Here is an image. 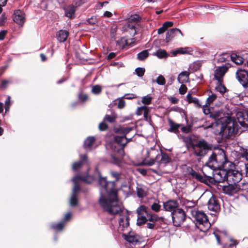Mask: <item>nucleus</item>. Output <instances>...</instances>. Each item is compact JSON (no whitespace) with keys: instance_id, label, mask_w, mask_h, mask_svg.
<instances>
[{"instance_id":"obj_43","label":"nucleus","mask_w":248,"mask_h":248,"mask_svg":"<svg viewBox=\"0 0 248 248\" xmlns=\"http://www.w3.org/2000/svg\"><path fill=\"white\" fill-rule=\"evenodd\" d=\"M201 66L200 63H192L189 65L191 71L194 72L198 70Z\"/></svg>"},{"instance_id":"obj_39","label":"nucleus","mask_w":248,"mask_h":248,"mask_svg":"<svg viewBox=\"0 0 248 248\" xmlns=\"http://www.w3.org/2000/svg\"><path fill=\"white\" fill-rule=\"evenodd\" d=\"M140 109H143V116L145 118V119L147 121L148 120V119L150 118L149 116V113L150 111V109L148 107H146V106H143L140 107Z\"/></svg>"},{"instance_id":"obj_17","label":"nucleus","mask_w":248,"mask_h":248,"mask_svg":"<svg viewBox=\"0 0 248 248\" xmlns=\"http://www.w3.org/2000/svg\"><path fill=\"white\" fill-rule=\"evenodd\" d=\"M123 236L126 241L133 245L137 244L141 238L139 235L133 232H130L128 234L124 233Z\"/></svg>"},{"instance_id":"obj_45","label":"nucleus","mask_w":248,"mask_h":248,"mask_svg":"<svg viewBox=\"0 0 248 248\" xmlns=\"http://www.w3.org/2000/svg\"><path fill=\"white\" fill-rule=\"evenodd\" d=\"M152 97L150 96H145L142 97L141 102L145 105H149L151 103Z\"/></svg>"},{"instance_id":"obj_60","label":"nucleus","mask_w":248,"mask_h":248,"mask_svg":"<svg viewBox=\"0 0 248 248\" xmlns=\"http://www.w3.org/2000/svg\"><path fill=\"white\" fill-rule=\"evenodd\" d=\"M6 17L5 16V14H2V15L0 17V22L1 23V24H3L4 23H5L6 21Z\"/></svg>"},{"instance_id":"obj_36","label":"nucleus","mask_w":248,"mask_h":248,"mask_svg":"<svg viewBox=\"0 0 248 248\" xmlns=\"http://www.w3.org/2000/svg\"><path fill=\"white\" fill-rule=\"evenodd\" d=\"M138 215H146V216L149 213L147 211V208L144 205L140 206L136 210Z\"/></svg>"},{"instance_id":"obj_47","label":"nucleus","mask_w":248,"mask_h":248,"mask_svg":"<svg viewBox=\"0 0 248 248\" xmlns=\"http://www.w3.org/2000/svg\"><path fill=\"white\" fill-rule=\"evenodd\" d=\"M135 72L139 77H142L145 72V69L144 68L138 67L135 69Z\"/></svg>"},{"instance_id":"obj_22","label":"nucleus","mask_w":248,"mask_h":248,"mask_svg":"<svg viewBox=\"0 0 248 248\" xmlns=\"http://www.w3.org/2000/svg\"><path fill=\"white\" fill-rule=\"evenodd\" d=\"M178 203L176 201L170 200L163 203V207L166 211L173 212L177 209Z\"/></svg>"},{"instance_id":"obj_56","label":"nucleus","mask_w":248,"mask_h":248,"mask_svg":"<svg viewBox=\"0 0 248 248\" xmlns=\"http://www.w3.org/2000/svg\"><path fill=\"white\" fill-rule=\"evenodd\" d=\"M108 128V125L104 122L101 123L99 125V128L100 130L103 131Z\"/></svg>"},{"instance_id":"obj_12","label":"nucleus","mask_w":248,"mask_h":248,"mask_svg":"<svg viewBox=\"0 0 248 248\" xmlns=\"http://www.w3.org/2000/svg\"><path fill=\"white\" fill-rule=\"evenodd\" d=\"M13 20L20 27H23L25 21V14L24 11L17 9L14 11L13 15Z\"/></svg>"},{"instance_id":"obj_2","label":"nucleus","mask_w":248,"mask_h":248,"mask_svg":"<svg viewBox=\"0 0 248 248\" xmlns=\"http://www.w3.org/2000/svg\"><path fill=\"white\" fill-rule=\"evenodd\" d=\"M206 164L212 170L223 168L228 170V181L229 182L239 184V183L242 180V174L239 171L233 169L234 168V164L227 160L225 152L223 150H217L213 152Z\"/></svg>"},{"instance_id":"obj_16","label":"nucleus","mask_w":248,"mask_h":248,"mask_svg":"<svg viewBox=\"0 0 248 248\" xmlns=\"http://www.w3.org/2000/svg\"><path fill=\"white\" fill-rule=\"evenodd\" d=\"M180 36H183V33L181 30L177 28L170 29L166 33V42L169 43L175 38H178Z\"/></svg>"},{"instance_id":"obj_1","label":"nucleus","mask_w":248,"mask_h":248,"mask_svg":"<svg viewBox=\"0 0 248 248\" xmlns=\"http://www.w3.org/2000/svg\"><path fill=\"white\" fill-rule=\"evenodd\" d=\"M100 188L99 204L103 210L111 215H119V231H124L129 225V216L124 212L122 202L117 197V190L114 182H108L106 177L100 176L98 180Z\"/></svg>"},{"instance_id":"obj_49","label":"nucleus","mask_w":248,"mask_h":248,"mask_svg":"<svg viewBox=\"0 0 248 248\" xmlns=\"http://www.w3.org/2000/svg\"><path fill=\"white\" fill-rule=\"evenodd\" d=\"M156 83L160 85H164L165 84V79L162 75L158 77L156 80Z\"/></svg>"},{"instance_id":"obj_7","label":"nucleus","mask_w":248,"mask_h":248,"mask_svg":"<svg viewBox=\"0 0 248 248\" xmlns=\"http://www.w3.org/2000/svg\"><path fill=\"white\" fill-rule=\"evenodd\" d=\"M248 62V51H245L238 54L235 52L231 53H223L219 55L217 62Z\"/></svg>"},{"instance_id":"obj_19","label":"nucleus","mask_w":248,"mask_h":248,"mask_svg":"<svg viewBox=\"0 0 248 248\" xmlns=\"http://www.w3.org/2000/svg\"><path fill=\"white\" fill-rule=\"evenodd\" d=\"M62 9L64 12V16L72 19L75 17V13L76 11V6L73 4L65 5L62 7Z\"/></svg>"},{"instance_id":"obj_52","label":"nucleus","mask_w":248,"mask_h":248,"mask_svg":"<svg viewBox=\"0 0 248 248\" xmlns=\"http://www.w3.org/2000/svg\"><path fill=\"white\" fill-rule=\"evenodd\" d=\"M88 23L91 25H94L97 22V19L96 17L92 16L87 20Z\"/></svg>"},{"instance_id":"obj_44","label":"nucleus","mask_w":248,"mask_h":248,"mask_svg":"<svg viewBox=\"0 0 248 248\" xmlns=\"http://www.w3.org/2000/svg\"><path fill=\"white\" fill-rule=\"evenodd\" d=\"M219 85L216 88V90L221 94H223L226 91V87L222 84V82L218 83Z\"/></svg>"},{"instance_id":"obj_11","label":"nucleus","mask_w":248,"mask_h":248,"mask_svg":"<svg viewBox=\"0 0 248 248\" xmlns=\"http://www.w3.org/2000/svg\"><path fill=\"white\" fill-rule=\"evenodd\" d=\"M210 117L215 119L217 124L219 125L222 123L227 121L230 117L225 116L222 110H217L212 112Z\"/></svg>"},{"instance_id":"obj_13","label":"nucleus","mask_w":248,"mask_h":248,"mask_svg":"<svg viewBox=\"0 0 248 248\" xmlns=\"http://www.w3.org/2000/svg\"><path fill=\"white\" fill-rule=\"evenodd\" d=\"M236 77L244 87H248V73L246 70L238 69L236 72Z\"/></svg>"},{"instance_id":"obj_61","label":"nucleus","mask_w":248,"mask_h":248,"mask_svg":"<svg viewBox=\"0 0 248 248\" xmlns=\"http://www.w3.org/2000/svg\"><path fill=\"white\" fill-rule=\"evenodd\" d=\"M166 30H167L166 27L164 26L163 25L162 27L158 29L157 32L159 34H161L163 33Z\"/></svg>"},{"instance_id":"obj_15","label":"nucleus","mask_w":248,"mask_h":248,"mask_svg":"<svg viewBox=\"0 0 248 248\" xmlns=\"http://www.w3.org/2000/svg\"><path fill=\"white\" fill-rule=\"evenodd\" d=\"M228 69L229 67L225 64L222 66L217 67L215 70V78L217 80L218 83L222 82V78L228 70Z\"/></svg>"},{"instance_id":"obj_25","label":"nucleus","mask_w":248,"mask_h":248,"mask_svg":"<svg viewBox=\"0 0 248 248\" xmlns=\"http://www.w3.org/2000/svg\"><path fill=\"white\" fill-rule=\"evenodd\" d=\"M168 123L170 128L168 129V131L170 132H173L174 133H177L178 132V129L181 126V124H178L174 122L170 118L168 119Z\"/></svg>"},{"instance_id":"obj_58","label":"nucleus","mask_w":248,"mask_h":248,"mask_svg":"<svg viewBox=\"0 0 248 248\" xmlns=\"http://www.w3.org/2000/svg\"><path fill=\"white\" fill-rule=\"evenodd\" d=\"M125 102L122 99H121L119 101L118 104V108H123L125 106Z\"/></svg>"},{"instance_id":"obj_8","label":"nucleus","mask_w":248,"mask_h":248,"mask_svg":"<svg viewBox=\"0 0 248 248\" xmlns=\"http://www.w3.org/2000/svg\"><path fill=\"white\" fill-rule=\"evenodd\" d=\"M194 154L198 156H203L211 150L212 145L203 140L192 144Z\"/></svg>"},{"instance_id":"obj_6","label":"nucleus","mask_w":248,"mask_h":248,"mask_svg":"<svg viewBox=\"0 0 248 248\" xmlns=\"http://www.w3.org/2000/svg\"><path fill=\"white\" fill-rule=\"evenodd\" d=\"M92 180V177H90L88 174L84 176L77 175L72 179V181L74 184V186L73 188L72 194L70 199V204L71 206H76L78 204L77 194L78 191L80 190L78 182L81 181L90 184Z\"/></svg>"},{"instance_id":"obj_18","label":"nucleus","mask_w":248,"mask_h":248,"mask_svg":"<svg viewBox=\"0 0 248 248\" xmlns=\"http://www.w3.org/2000/svg\"><path fill=\"white\" fill-rule=\"evenodd\" d=\"M219 169H222V170H219L218 172H216L214 174L215 180L218 183L223 182L226 180L228 181V170H226L223 168Z\"/></svg>"},{"instance_id":"obj_14","label":"nucleus","mask_w":248,"mask_h":248,"mask_svg":"<svg viewBox=\"0 0 248 248\" xmlns=\"http://www.w3.org/2000/svg\"><path fill=\"white\" fill-rule=\"evenodd\" d=\"M224 193L229 195H233L241 189V184H229L228 185L223 186Z\"/></svg>"},{"instance_id":"obj_55","label":"nucleus","mask_w":248,"mask_h":248,"mask_svg":"<svg viewBox=\"0 0 248 248\" xmlns=\"http://www.w3.org/2000/svg\"><path fill=\"white\" fill-rule=\"evenodd\" d=\"M187 91V88L186 86L182 84L180 88H179V93L181 94H184Z\"/></svg>"},{"instance_id":"obj_48","label":"nucleus","mask_w":248,"mask_h":248,"mask_svg":"<svg viewBox=\"0 0 248 248\" xmlns=\"http://www.w3.org/2000/svg\"><path fill=\"white\" fill-rule=\"evenodd\" d=\"M187 173L190 175L193 178H196L199 174L195 171H194L191 168L189 167L187 168Z\"/></svg>"},{"instance_id":"obj_29","label":"nucleus","mask_w":248,"mask_h":248,"mask_svg":"<svg viewBox=\"0 0 248 248\" xmlns=\"http://www.w3.org/2000/svg\"><path fill=\"white\" fill-rule=\"evenodd\" d=\"M137 196L139 198H143L147 194V189L145 186H139L137 187Z\"/></svg>"},{"instance_id":"obj_57","label":"nucleus","mask_w":248,"mask_h":248,"mask_svg":"<svg viewBox=\"0 0 248 248\" xmlns=\"http://www.w3.org/2000/svg\"><path fill=\"white\" fill-rule=\"evenodd\" d=\"M10 104V96H8L7 99L6 100L5 102V111H7L8 110L9 106Z\"/></svg>"},{"instance_id":"obj_53","label":"nucleus","mask_w":248,"mask_h":248,"mask_svg":"<svg viewBox=\"0 0 248 248\" xmlns=\"http://www.w3.org/2000/svg\"><path fill=\"white\" fill-rule=\"evenodd\" d=\"M203 112L205 115H209L212 113L210 109L208 107L206 104L203 105Z\"/></svg>"},{"instance_id":"obj_10","label":"nucleus","mask_w":248,"mask_h":248,"mask_svg":"<svg viewBox=\"0 0 248 248\" xmlns=\"http://www.w3.org/2000/svg\"><path fill=\"white\" fill-rule=\"evenodd\" d=\"M192 52V48L191 47H179L174 50L172 52V55L173 56H176L178 54H193L195 55L196 57H200L202 56L203 52L201 49H198L194 52V53H191Z\"/></svg>"},{"instance_id":"obj_26","label":"nucleus","mask_w":248,"mask_h":248,"mask_svg":"<svg viewBox=\"0 0 248 248\" xmlns=\"http://www.w3.org/2000/svg\"><path fill=\"white\" fill-rule=\"evenodd\" d=\"M190 72L187 71H183L178 75L177 80L181 84H184L187 82L189 79V75Z\"/></svg>"},{"instance_id":"obj_30","label":"nucleus","mask_w":248,"mask_h":248,"mask_svg":"<svg viewBox=\"0 0 248 248\" xmlns=\"http://www.w3.org/2000/svg\"><path fill=\"white\" fill-rule=\"evenodd\" d=\"M186 99L189 103H194L196 107L200 108L202 106L199 100L197 98L192 97L190 93L187 94Z\"/></svg>"},{"instance_id":"obj_46","label":"nucleus","mask_w":248,"mask_h":248,"mask_svg":"<svg viewBox=\"0 0 248 248\" xmlns=\"http://www.w3.org/2000/svg\"><path fill=\"white\" fill-rule=\"evenodd\" d=\"M151 209L155 212H158L160 211L161 208V206L158 203L154 202L153 203L151 206Z\"/></svg>"},{"instance_id":"obj_23","label":"nucleus","mask_w":248,"mask_h":248,"mask_svg":"<svg viewBox=\"0 0 248 248\" xmlns=\"http://www.w3.org/2000/svg\"><path fill=\"white\" fill-rule=\"evenodd\" d=\"M69 35V32L65 30H61L56 33V37L58 41L60 43L65 41Z\"/></svg>"},{"instance_id":"obj_62","label":"nucleus","mask_w":248,"mask_h":248,"mask_svg":"<svg viewBox=\"0 0 248 248\" xmlns=\"http://www.w3.org/2000/svg\"><path fill=\"white\" fill-rule=\"evenodd\" d=\"M163 25L164 26L166 27V29L167 30L168 27H170L173 26V23L172 21H166Z\"/></svg>"},{"instance_id":"obj_28","label":"nucleus","mask_w":248,"mask_h":248,"mask_svg":"<svg viewBox=\"0 0 248 248\" xmlns=\"http://www.w3.org/2000/svg\"><path fill=\"white\" fill-rule=\"evenodd\" d=\"M116 44L122 49H124L125 46L130 45V43H129L128 40L124 37H122L117 40Z\"/></svg>"},{"instance_id":"obj_3","label":"nucleus","mask_w":248,"mask_h":248,"mask_svg":"<svg viewBox=\"0 0 248 248\" xmlns=\"http://www.w3.org/2000/svg\"><path fill=\"white\" fill-rule=\"evenodd\" d=\"M147 158L143 160L142 163L148 166L156 163L159 167H163L171 161L170 157L166 153L161 151L159 154L157 150L153 148L147 152Z\"/></svg>"},{"instance_id":"obj_5","label":"nucleus","mask_w":248,"mask_h":248,"mask_svg":"<svg viewBox=\"0 0 248 248\" xmlns=\"http://www.w3.org/2000/svg\"><path fill=\"white\" fill-rule=\"evenodd\" d=\"M220 125V131L219 135L223 138L229 139L234 136L238 130L237 122L230 117L227 121L222 123Z\"/></svg>"},{"instance_id":"obj_42","label":"nucleus","mask_w":248,"mask_h":248,"mask_svg":"<svg viewBox=\"0 0 248 248\" xmlns=\"http://www.w3.org/2000/svg\"><path fill=\"white\" fill-rule=\"evenodd\" d=\"M64 226V222L62 221L56 225H53L52 228L56 231H61L62 230Z\"/></svg>"},{"instance_id":"obj_27","label":"nucleus","mask_w":248,"mask_h":248,"mask_svg":"<svg viewBox=\"0 0 248 248\" xmlns=\"http://www.w3.org/2000/svg\"><path fill=\"white\" fill-rule=\"evenodd\" d=\"M153 55L156 56L158 58L166 59L169 56V54L167 52L163 49L159 48L156 52L153 54Z\"/></svg>"},{"instance_id":"obj_4","label":"nucleus","mask_w":248,"mask_h":248,"mask_svg":"<svg viewBox=\"0 0 248 248\" xmlns=\"http://www.w3.org/2000/svg\"><path fill=\"white\" fill-rule=\"evenodd\" d=\"M187 212H189L192 217L196 221L195 225L201 231L206 232L210 228L211 224L206 214L202 211L195 208H189Z\"/></svg>"},{"instance_id":"obj_38","label":"nucleus","mask_w":248,"mask_h":248,"mask_svg":"<svg viewBox=\"0 0 248 248\" xmlns=\"http://www.w3.org/2000/svg\"><path fill=\"white\" fill-rule=\"evenodd\" d=\"M132 129V127L127 126H121L118 129V131L120 133L126 135L129 133Z\"/></svg>"},{"instance_id":"obj_37","label":"nucleus","mask_w":248,"mask_h":248,"mask_svg":"<svg viewBox=\"0 0 248 248\" xmlns=\"http://www.w3.org/2000/svg\"><path fill=\"white\" fill-rule=\"evenodd\" d=\"M111 176L115 179L116 181H119L121 179L122 173L120 172L111 170L110 171Z\"/></svg>"},{"instance_id":"obj_59","label":"nucleus","mask_w":248,"mask_h":248,"mask_svg":"<svg viewBox=\"0 0 248 248\" xmlns=\"http://www.w3.org/2000/svg\"><path fill=\"white\" fill-rule=\"evenodd\" d=\"M7 31L2 30L0 31V40H3L6 34Z\"/></svg>"},{"instance_id":"obj_51","label":"nucleus","mask_w":248,"mask_h":248,"mask_svg":"<svg viewBox=\"0 0 248 248\" xmlns=\"http://www.w3.org/2000/svg\"><path fill=\"white\" fill-rule=\"evenodd\" d=\"M102 90L101 87L99 85H95L92 88V91L94 94L99 93Z\"/></svg>"},{"instance_id":"obj_64","label":"nucleus","mask_w":248,"mask_h":248,"mask_svg":"<svg viewBox=\"0 0 248 248\" xmlns=\"http://www.w3.org/2000/svg\"><path fill=\"white\" fill-rule=\"evenodd\" d=\"M116 55V53L114 52H110L108 56V60H110L112 58H114Z\"/></svg>"},{"instance_id":"obj_54","label":"nucleus","mask_w":248,"mask_h":248,"mask_svg":"<svg viewBox=\"0 0 248 248\" xmlns=\"http://www.w3.org/2000/svg\"><path fill=\"white\" fill-rule=\"evenodd\" d=\"M110 157H111L110 161L112 163L117 164V165H118L120 163V160L118 158H116L114 155H110Z\"/></svg>"},{"instance_id":"obj_35","label":"nucleus","mask_w":248,"mask_h":248,"mask_svg":"<svg viewBox=\"0 0 248 248\" xmlns=\"http://www.w3.org/2000/svg\"><path fill=\"white\" fill-rule=\"evenodd\" d=\"M146 215H138L137 224L138 226H141L145 224L148 221Z\"/></svg>"},{"instance_id":"obj_31","label":"nucleus","mask_w":248,"mask_h":248,"mask_svg":"<svg viewBox=\"0 0 248 248\" xmlns=\"http://www.w3.org/2000/svg\"><path fill=\"white\" fill-rule=\"evenodd\" d=\"M147 217H148V220L152 222V223H154L159 220L160 219H162V217H159L157 215L155 214H150L148 213L147 214Z\"/></svg>"},{"instance_id":"obj_33","label":"nucleus","mask_w":248,"mask_h":248,"mask_svg":"<svg viewBox=\"0 0 248 248\" xmlns=\"http://www.w3.org/2000/svg\"><path fill=\"white\" fill-rule=\"evenodd\" d=\"M95 139L93 137H89L84 141V147L86 149L91 148L94 143Z\"/></svg>"},{"instance_id":"obj_24","label":"nucleus","mask_w":248,"mask_h":248,"mask_svg":"<svg viewBox=\"0 0 248 248\" xmlns=\"http://www.w3.org/2000/svg\"><path fill=\"white\" fill-rule=\"evenodd\" d=\"M115 141L122 146V150L124 152V148L128 143V140L125 136H116L115 137Z\"/></svg>"},{"instance_id":"obj_41","label":"nucleus","mask_w":248,"mask_h":248,"mask_svg":"<svg viewBox=\"0 0 248 248\" xmlns=\"http://www.w3.org/2000/svg\"><path fill=\"white\" fill-rule=\"evenodd\" d=\"M216 98L217 95L215 94L212 93L207 98L205 104H206L207 106L210 105Z\"/></svg>"},{"instance_id":"obj_63","label":"nucleus","mask_w":248,"mask_h":248,"mask_svg":"<svg viewBox=\"0 0 248 248\" xmlns=\"http://www.w3.org/2000/svg\"><path fill=\"white\" fill-rule=\"evenodd\" d=\"M10 83V81L7 80H3L1 82V87L3 88H5L7 85Z\"/></svg>"},{"instance_id":"obj_9","label":"nucleus","mask_w":248,"mask_h":248,"mask_svg":"<svg viewBox=\"0 0 248 248\" xmlns=\"http://www.w3.org/2000/svg\"><path fill=\"white\" fill-rule=\"evenodd\" d=\"M172 222L174 226H179L185 221L186 215L182 209H177L171 213Z\"/></svg>"},{"instance_id":"obj_34","label":"nucleus","mask_w":248,"mask_h":248,"mask_svg":"<svg viewBox=\"0 0 248 248\" xmlns=\"http://www.w3.org/2000/svg\"><path fill=\"white\" fill-rule=\"evenodd\" d=\"M149 56L148 50H144L139 53L137 55V59L140 61H144Z\"/></svg>"},{"instance_id":"obj_21","label":"nucleus","mask_w":248,"mask_h":248,"mask_svg":"<svg viewBox=\"0 0 248 248\" xmlns=\"http://www.w3.org/2000/svg\"><path fill=\"white\" fill-rule=\"evenodd\" d=\"M238 122L243 127H248V113L238 112L236 115Z\"/></svg>"},{"instance_id":"obj_20","label":"nucleus","mask_w":248,"mask_h":248,"mask_svg":"<svg viewBox=\"0 0 248 248\" xmlns=\"http://www.w3.org/2000/svg\"><path fill=\"white\" fill-rule=\"evenodd\" d=\"M208 208L210 211L217 213L220 210V205L216 198L212 196L207 203Z\"/></svg>"},{"instance_id":"obj_32","label":"nucleus","mask_w":248,"mask_h":248,"mask_svg":"<svg viewBox=\"0 0 248 248\" xmlns=\"http://www.w3.org/2000/svg\"><path fill=\"white\" fill-rule=\"evenodd\" d=\"M87 159V156L86 155H83L81 157V160L78 162H75L73 164L72 168L74 170H77L78 169L80 168L82 165L83 162L85 161Z\"/></svg>"},{"instance_id":"obj_50","label":"nucleus","mask_w":248,"mask_h":248,"mask_svg":"<svg viewBox=\"0 0 248 248\" xmlns=\"http://www.w3.org/2000/svg\"><path fill=\"white\" fill-rule=\"evenodd\" d=\"M129 19L131 21L135 22V21H140L141 19V18L139 15L135 14L134 15H131L129 17Z\"/></svg>"},{"instance_id":"obj_40","label":"nucleus","mask_w":248,"mask_h":248,"mask_svg":"<svg viewBox=\"0 0 248 248\" xmlns=\"http://www.w3.org/2000/svg\"><path fill=\"white\" fill-rule=\"evenodd\" d=\"M116 116L115 114L112 115H106L104 118V121H107L109 123H113L115 121Z\"/></svg>"}]
</instances>
